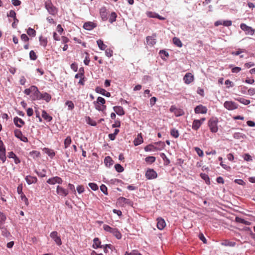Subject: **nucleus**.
Here are the masks:
<instances>
[{
    "label": "nucleus",
    "mask_w": 255,
    "mask_h": 255,
    "mask_svg": "<svg viewBox=\"0 0 255 255\" xmlns=\"http://www.w3.org/2000/svg\"><path fill=\"white\" fill-rule=\"evenodd\" d=\"M92 247L95 249L98 248H103L104 249V252L105 253H107L108 252V250H107V248H109L112 250L114 249V246L111 244L101 245V242L98 238H95L94 239Z\"/></svg>",
    "instance_id": "nucleus-1"
},
{
    "label": "nucleus",
    "mask_w": 255,
    "mask_h": 255,
    "mask_svg": "<svg viewBox=\"0 0 255 255\" xmlns=\"http://www.w3.org/2000/svg\"><path fill=\"white\" fill-rule=\"evenodd\" d=\"M103 229L108 233L112 234L118 240H120L122 238V235L120 231L116 228H112L108 225H104Z\"/></svg>",
    "instance_id": "nucleus-2"
},
{
    "label": "nucleus",
    "mask_w": 255,
    "mask_h": 255,
    "mask_svg": "<svg viewBox=\"0 0 255 255\" xmlns=\"http://www.w3.org/2000/svg\"><path fill=\"white\" fill-rule=\"evenodd\" d=\"M105 99L101 97H98L97 101L93 102L95 109L103 112H105L107 108L106 106L105 105Z\"/></svg>",
    "instance_id": "nucleus-3"
},
{
    "label": "nucleus",
    "mask_w": 255,
    "mask_h": 255,
    "mask_svg": "<svg viewBox=\"0 0 255 255\" xmlns=\"http://www.w3.org/2000/svg\"><path fill=\"white\" fill-rule=\"evenodd\" d=\"M45 7L50 14L56 15L58 13V8L52 4L50 0L45 2Z\"/></svg>",
    "instance_id": "nucleus-4"
},
{
    "label": "nucleus",
    "mask_w": 255,
    "mask_h": 255,
    "mask_svg": "<svg viewBox=\"0 0 255 255\" xmlns=\"http://www.w3.org/2000/svg\"><path fill=\"white\" fill-rule=\"evenodd\" d=\"M218 120L217 118H212L208 121V126L210 131L213 133H216L218 130Z\"/></svg>",
    "instance_id": "nucleus-5"
},
{
    "label": "nucleus",
    "mask_w": 255,
    "mask_h": 255,
    "mask_svg": "<svg viewBox=\"0 0 255 255\" xmlns=\"http://www.w3.org/2000/svg\"><path fill=\"white\" fill-rule=\"evenodd\" d=\"M50 237L57 246H59L62 245L60 236L58 235V233L56 231L52 232L50 234Z\"/></svg>",
    "instance_id": "nucleus-6"
},
{
    "label": "nucleus",
    "mask_w": 255,
    "mask_h": 255,
    "mask_svg": "<svg viewBox=\"0 0 255 255\" xmlns=\"http://www.w3.org/2000/svg\"><path fill=\"white\" fill-rule=\"evenodd\" d=\"M31 88H33V94L32 99L33 100H40L41 93L39 91L38 88L34 85L31 86Z\"/></svg>",
    "instance_id": "nucleus-7"
},
{
    "label": "nucleus",
    "mask_w": 255,
    "mask_h": 255,
    "mask_svg": "<svg viewBox=\"0 0 255 255\" xmlns=\"http://www.w3.org/2000/svg\"><path fill=\"white\" fill-rule=\"evenodd\" d=\"M145 177L148 180H152L157 178V174L154 169L149 168L146 171Z\"/></svg>",
    "instance_id": "nucleus-8"
},
{
    "label": "nucleus",
    "mask_w": 255,
    "mask_h": 255,
    "mask_svg": "<svg viewBox=\"0 0 255 255\" xmlns=\"http://www.w3.org/2000/svg\"><path fill=\"white\" fill-rule=\"evenodd\" d=\"M47 184L50 185H54L56 183L59 184H62L63 183V180L61 178L58 176H54L52 178H49L47 181Z\"/></svg>",
    "instance_id": "nucleus-9"
},
{
    "label": "nucleus",
    "mask_w": 255,
    "mask_h": 255,
    "mask_svg": "<svg viewBox=\"0 0 255 255\" xmlns=\"http://www.w3.org/2000/svg\"><path fill=\"white\" fill-rule=\"evenodd\" d=\"M241 28L245 32L246 34L253 35L255 31V29H253L251 27L247 25L245 23L240 25Z\"/></svg>",
    "instance_id": "nucleus-10"
},
{
    "label": "nucleus",
    "mask_w": 255,
    "mask_h": 255,
    "mask_svg": "<svg viewBox=\"0 0 255 255\" xmlns=\"http://www.w3.org/2000/svg\"><path fill=\"white\" fill-rule=\"evenodd\" d=\"M14 134L16 137L19 139L21 141L27 142L28 141L27 138L23 135L22 132L20 130L18 129H16L14 130Z\"/></svg>",
    "instance_id": "nucleus-11"
},
{
    "label": "nucleus",
    "mask_w": 255,
    "mask_h": 255,
    "mask_svg": "<svg viewBox=\"0 0 255 255\" xmlns=\"http://www.w3.org/2000/svg\"><path fill=\"white\" fill-rule=\"evenodd\" d=\"M224 106L225 108L229 110H233L238 108V104L233 101H226Z\"/></svg>",
    "instance_id": "nucleus-12"
},
{
    "label": "nucleus",
    "mask_w": 255,
    "mask_h": 255,
    "mask_svg": "<svg viewBox=\"0 0 255 255\" xmlns=\"http://www.w3.org/2000/svg\"><path fill=\"white\" fill-rule=\"evenodd\" d=\"M56 193L59 196L66 197L68 195L69 191L67 189L64 188L63 187L58 185L56 187Z\"/></svg>",
    "instance_id": "nucleus-13"
},
{
    "label": "nucleus",
    "mask_w": 255,
    "mask_h": 255,
    "mask_svg": "<svg viewBox=\"0 0 255 255\" xmlns=\"http://www.w3.org/2000/svg\"><path fill=\"white\" fill-rule=\"evenodd\" d=\"M109 11L105 6H103L100 9V15L103 21H106L108 18Z\"/></svg>",
    "instance_id": "nucleus-14"
},
{
    "label": "nucleus",
    "mask_w": 255,
    "mask_h": 255,
    "mask_svg": "<svg viewBox=\"0 0 255 255\" xmlns=\"http://www.w3.org/2000/svg\"><path fill=\"white\" fill-rule=\"evenodd\" d=\"M207 107L202 105L197 106L194 109V111L196 114H204L207 113Z\"/></svg>",
    "instance_id": "nucleus-15"
},
{
    "label": "nucleus",
    "mask_w": 255,
    "mask_h": 255,
    "mask_svg": "<svg viewBox=\"0 0 255 255\" xmlns=\"http://www.w3.org/2000/svg\"><path fill=\"white\" fill-rule=\"evenodd\" d=\"M97 26V24L91 21L86 22L83 24V28L87 30H92Z\"/></svg>",
    "instance_id": "nucleus-16"
},
{
    "label": "nucleus",
    "mask_w": 255,
    "mask_h": 255,
    "mask_svg": "<svg viewBox=\"0 0 255 255\" xmlns=\"http://www.w3.org/2000/svg\"><path fill=\"white\" fill-rule=\"evenodd\" d=\"M183 80L186 84H189L194 80V76L190 73H187L183 77Z\"/></svg>",
    "instance_id": "nucleus-17"
},
{
    "label": "nucleus",
    "mask_w": 255,
    "mask_h": 255,
    "mask_svg": "<svg viewBox=\"0 0 255 255\" xmlns=\"http://www.w3.org/2000/svg\"><path fill=\"white\" fill-rule=\"evenodd\" d=\"M95 91L97 93H99L102 94L103 96H105L107 97H110L111 96V93L109 92H107L106 90L100 87H97L95 89Z\"/></svg>",
    "instance_id": "nucleus-18"
},
{
    "label": "nucleus",
    "mask_w": 255,
    "mask_h": 255,
    "mask_svg": "<svg viewBox=\"0 0 255 255\" xmlns=\"http://www.w3.org/2000/svg\"><path fill=\"white\" fill-rule=\"evenodd\" d=\"M166 226V223L163 219L158 218L157 219V227L160 230H163Z\"/></svg>",
    "instance_id": "nucleus-19"
},
{
    "label": "nucleus",
    "mask_w": 255,
    "mask_h": 255,
    "mask_svg": "<svg viewBox=\"0 0 255 255\" xmlns=\"http://www.w3.org/2000/svg\"><path fill=\"white\" fill-rule=\"evenodd\" d=\"M25 180L28 185L36 183L37 182V178L36 177L30 175H27L25 177Z\"/></svg>",
    "instance_id": "nucleus-20"
},
{
    "label": "nucleus",
    "mask_w": 255,
    "mask_h": 255,
    "mask_svg": "<svg viewBox=\"0 0 255 255\" xmlns=\"http://www.w3.org/2000/svg\"><path fill=\"white\" fill-rule=\"evenodd\" d=\"M14 125L18 128H21L25 124V122L21 119L16 117L13 119Z\"/></svg>",
    "instance_id": "nucleus-21"
},
{
    "label": "nucleus",
    "mask_w": 255,
    "mask_h": 255,
    "mask_svg": "<svg viewBox=\"0 0 255 255\" xmlns=\"http://www.w3.org/2000/svg\"><path fill=\"white\" fill-rule=\"evenodd\" d=\"M113 109L119 116H122L125 114L124 109L121 106H115L113 107Z\"/></svg>",
    "instance_id": "nucleus-22"
},
{
    "label": "nucleus",
    "mask_w": 255,
    "mask_h": 255,
    "mask_svg": "<svg viewBox=\"0 0 255 255\" xmlns=\"http://www.w3.org/2000/svg\"><path fill=\"white\" fill-rule=\"evenodd\" d=\"M202 125V122L199 120H194L193 122L192 128L195 130H197Z\"/></svg>",
    "instance_id": "nucleus-23"
},
{
    "label": "nucleus",
    "mask_w": 255,
    "mask_h": 255,
    "mask_svg": "<svg viewBox=\"0 0 255 255\" xmlns=\"http://www.w3.org/2000/svg\"><path fill=\"white\" fill-rule=\"evenodd\" d=\"M43 151L47 154L51 158H53L55 155V152L53 149L44 147Z\"/></svg>",
    "instance_id": "nucleus-24"
},
{
    "label": "nucleus",
    "mask_w": 255,
    "mask_h": 255,
    "mask_svg": "<svg viewBox=\"0 0 255 255\" xmlns=\"http://www.w3.org/2000/svg\"><path fill=\"white\" fill-rule=\"evenodd\" d=\"M143 142L141 134H138L137 137L134 139L133 143L135 146H137Z\"/></svg>",
    "instance_id": "nucleus-25"
},
{
    "label": "nucleus",
    "mask_w": 255,
    "mask_h": 255,
    "mask_svg": "<svg viewBox=\"0 0 255 255\" xmlns=\"http://www.w3.org/2000/svg\"><path fill=\"white\" fill-rule=\"evenodd\" d=\"M41 99L45 101L47 103H48L51 99V96L46 92L41 93L40 100Z\"/></svg>",
    "instance_id": "nucleus-26"
},
{
    "label": "nucleus",
    "mask_w": 255,
    "mask_h": 255,
    "mask_svg": "<svg viewBox=\"0 0 255 255\" xmlns=\"http://www.w3.org/2000/svg\"><path fill=\"white\" fill-rule=\"evenodd\" d=\"M221 244L224 246L234 247L236 245V243L234 241H229L228 240H224Z\"/></svg>",
    "instance_id": "nucleus-27"
},
{
    "label": "nucleus",
    "mask_w": 255,
    "mask_h": 255,
    "mask_svg": "<svg viewBox=\"0 0 255 255\" xmlns=\"http://www.w3.org/2000/svg\"><path fill=\"white\" fill-rule=\"evenodd\" d=\"M104 163L107 167H110L114 163V161L110 156H106L104 159Z\"/></svg>",
    "instance_id": "nucleus-28"
},
{
    "label": "nucleus",
    "mask_w": 255,
    "mask_h": 255,
    "mask_svg": "<svg viewBox=\"0 0 255 255\" xmlns=\"http://www.w3.org/2000/svg\"><path fill=\"white\" fill-rule=\"evenodd\" d=\"M0 230L1 231V235L5 237H8L10 235V233L7 230L6 228L3 225L0 226Z\"/></svg>",
    "instance_id": "nucleus-29"
},
{
    "label": "nucleus",
    "mask_w": 255,
    "mask_h": 255,
    "mask_svg": "<svg viewBox=\"0 0 255 255\" xmlns=\"http://www.w3.org/2000/svg\"><path fill=\"white\" fill-rule=\"evenodd\" d=\"M160 156L164 161V165L167 166L169 164L170 161L164 153H160Z\"/></svg>",
    "instance_id": "nucleus-30"
},
{
    "label": "nucleus",
    "mask_w": 255,
    "mask_h": 255,
    "mask_svg": "<svg viewBox=\"0 0 255 255\" xmlns=\"http://www.w3.org/2000/svg\"><path fill=\"white\" fill-rule=\"evenodd\" d=\"M200 176L201 178L205 181V183L207 185L210 184V178L207 174L203 173H201Z\"/></svg>",
    "instance_id": "nucleus-31"
},
{
    "label": "nucleus",
    "mask_w": 255,
    "mask_h": 255,
    "mask_svg": "<svg viewBox=\"0 0 255 255\" xmlns=\"http://www.w3.org/2000/svg\"><path fill=\"white\" fill-rule=\"evenodd\" d=\"M40 45L44 47H45L47 44V38L40 36L39 38Z\"/></svg>",
    "instance_id": "nucleus-32"
},
{
    "label": "nucleus",
    "mask_w": 255,
    "mask_h": 255,
    "mask_svg": "<svg viewBox=\"0 0 255 255\" xmlns=\"http://www.w3.org/2000/svg\"><path fill=\"white\" fill-rule=\"evenodd\" d=\"M144 149L145 151H156L157 147L154 146L153 145L150 144L144 147Z\"/></svg>",
    "instance_id": "nucleus-33"
},
{
    "label": "nucleus",
    "mask_w": 255,
    "mask_h": 255,
    "mask_svg": "<svg viewBox=\"0 0 255 255\" xmlns=\"http://www.w3.org/2000/svg\"><path fill=\"white\" fill-rule=\"evenodd\" d=\"M42 118L47 120L48 122H50L52 120V117L49 115L45 110H43L42 112Z\"/></svg>",
    "instance_id": "nucleus-34"
},
{
    "label": "nucleus",
    "mask_w": 255,
    "mask_h": 255,
    "mask_svg": "<svg viewBox=\"0 0 255 255\" xmlns=\"http://www.w3.org/2000/svg\"><path fill=\"white\" fill-rule=\"evenodd\" d=\"M118 202L120 204H129L130 201L129 199H127L123 197H120L118 199Z\"/></svg>",
    "instance_id": "nucleus-35"
},
{
    "label": "nucleus",
    "mask_w": 255,
    "mask_h": 255,
    "mask_svg": "<svg viewBox=\"0 0 255 255\" xmlns=\"http://www.w3.org/2000/svg\"><path fill=\"white\" fill-rule=\"evenodd\" d=\"M72 140L71 136H67L64 141V148H67L71 143Z\"/></svg>",
    "instance_id": "nucleus-36"
},
{
    "label": "nucleus",
    "mask_w": 255,
    "mask_h": 255,
    "mask_svg": "<svg viewBox=\"0 0 255 255\" xmlns=\"http://www.w3.org/2000/svg\"><path fill=\"white\" fill-rule=\"evenodd\" d=\"M146 40L148 44L151 46H153L156 43L155 39L152 36H147L146 38Z\"/></svg>",
    "instance_id": "nucleus-37"
},
{
    "label": "nucleus",
    "mask_w": 255,
    "mask_h": 255,
    "mask_svg": "<svg viewBox=\"0 0 255 255\" xmlns=\"http://www.w3.org/2000/svg\"><path fill=\"white\" fill-rule=\"evenodd\" d=\"M97 43L99 48L102 50H105V49L107 47V45L104 43L103 40H102L101 39L98 40L97 41Z\"/></svg>",
    "instance_id": "nucleus-38"
},
{
    "label": "nucleus",
    "mask_w": 255,
    "mask_h": 255,
    "mask_svg": "<svg viewBox=\"0 0 255 255\" xmlns=\"http://www.w3.org/2000/svg\"><path fill=\"white\" fill-rule=\"evenodd\" d=\"M170 134L175 138H178L179 136V131L175 128H173L171 129Z\"/></svg>",
    "instance_id": "nucleus-39"
},
{
    "label": "nucleus",
    "mask_w": 255,
    "mask_h": 255,
    "mask_svg": "<svg viewBox=\"0 0 255 255\" xmlns=\"http://www.w3.org/2000/svg\"><path fill=\"white\" fill-rule=\"evenodd\" d=\"M117 17V15L115 12H112L109 19V21L111 23H113L116 20V18Z\"/></svg>",
    "instance_id": "nucleus-40"
},
{
    "label": "nucleus",
    "mask_w": 255,
    "mask_h": 255,
    "mask_svg": "<svg viewBox=\"0 0 255 255\" xmlns=\"http://www.w3.org/2000/svg\"><path fill=\"white\" fill-rule=\"evenodd\" d=\"M6 219V216L5 214L0 211V226L3 225Z\"/></svg>",
    "instance_id": "nucleus-41"
},
{
    "label": "nucleus",
    "mask_w": 255,
    "mask_h": 255,
    "mask_svg": "<svg viewBox=\"0 0 255 255\" xmlns=\"http://www.w3.org/2000/svg\"><path fill=\"white\" fill-rule=\"evenodd\" d=\"M173 42L175 45L179 47H181L182 46L181 41L177 37H174L173 38Z\"/></svg>",
    "instance_id": "nucleus-42"
},
{
    "label": "nucleus",
    "mask_w": 255,
    "mask_h": 255,
    "mask_svg": "<svg viewBox=\"0 0 255 255\" xmlns=\"http://www.w3.org/2000/svg\"><path fill=\"white\" fill-rule=\"evenodd\" d=\"M155 160H156L155 157L152 156H147L145 158V161L147 163H149L150 164L154 162Z\"/></svg>",
    "instance_id": "nucleus-43"
},
{
    "label": "nucleus",
    "mask_w": 255,
    "mask_h": 255,
    "mask_svg": "<svg viewBox=\"0 0 255 255\" xmlns=\"http://www.w3.org/2000/svg\"><path fill=\"white\" fill-rule=\"evenodd\" d=\"M86 122L88 124L92 126H97V123L93 120L90 117H88L86 118Z\"/></svg>",
    "instance_id": "nucleus-44"
},
{
    "label": "nucleus",
    "mask_w": 255,
    "mask_h": 255,
    "mask_svg": "<svg viewBox=\"0 0 255 255\" xmlns=\"http://www.w3.org/2000/svg\"><path fill=\"white\" fill-rule=\"evenodd\" d=\"M65 105L67 106L68 110H72L74 108V103L71 101H67Z\"/></svg>",
    "instance_id": "nucleus-45"
},
{
    "label": "nucleus",
    "mask_w": 255,
    "mask_h": 255,
    "mask_svg": "<svg viewBox=\"0 0 255 255\" xmlns=\"http://www.w3.org/2000/svg\"><path fill=\"white\" fill-rule=\"evenodd\" d=\"M27 33L29 36L34 37L36 35V31L34 29L29 27L27 30Z\"/></svg>",
    "instance_id": "nucleus-46"
},
{
    "label": "nucleus",
    "mask_w": 255,
    "mask_h": 255,
    "mask_svg": "<svg viewBox=\"0 0 255 255\" xmlns=\"http://www.w3.org/2000/svg\"><path fill=\"white\" fill-rule=\"evenodd\" d=\"M115 168L118 172H122L124 170V167L120 164H116L115 165Z\"/></svg>",
    "instance_id": "nucleus-47"
},
{
    "label": "nucleus",
    "mask_w": 255,
    "mask_h": 255,
    "mask_svg": "<svg viewBox=\"0 0 255 255\" xmlns=\"http://www.w3.org/2000/svg\"><path fill=\"white\" fill-rule=\"evenodd\" d=\"M174 115L176 117L182 116L184 115V112L183 110L181 109H178L176 110L175 112L174 113Z\"/></svg>",
    "instance_id": "nucleus-48"
},
{
    "label": "nucleus",
    "mask_w": 255,
    "mask_h": 255,
    "mask_svg": "<svg viewBox=\"0 0 255 255\" xmlns=\"http://www.w3.org/2000/svg\"><path fill=\"white\" fill-rule=\"evenodd\" d=\"M46 172V169H43L42 170V172H38L36 170H35V172L36 173V174L40 177H44L46 176L45 173Z\"/></svg>",
    "instance_id": "nucleus-49"
},
{
    "label": "nucleus",
    "mask_w": 255,
    "mask_h": 255,
    "mask_svg": "<svg viewBox=\"0 0 255 255\" xmlns=\"http://www.w3.org/2000/svg\"><path fill=\"white\" fill-rule=\"evenodd\" d=\"M155 144L158 145L159 147H157V150H160L164 148L165 145L164 142L163 141H158L157 142H155Z\"/></svg>",
    "instance_id": "nucleus-50"
},
{
    "label": "nucleus",
    "mask_w": 255,
    "mask_h": 255,
    "mask_svg": "<svg viewBox=\"0 0 255 255\" xmlns=\"http://www.w3.org/2000/svg\"><path fill=\"white\" fill-rule=\"evenodd\" d=\"M29 58L31 60H35L37 56L33 50H31L29 52Z\"/></svg>",
    "instance_id": "nucleus-51"
},
{
    "label": "nucleus",
    "mask_w": 255,
    "mask_h": 255,
    "mask_svg": "<svg viewBox=\"0 0 255 255\" xmlns=\"http://www.w3.org/2000/svg\"><path fill=\"white\" fill-rule=\"evenodd\" d=\"M16 12L13 10H10L7 13V16L8 17H11L13 19L16 17Z\"/></svg>",
    "instance_id": "nucleus-52"
},
{
    "label": "nucleus",
    "mask_w": 255,
    "mask_h": 255,
    "mask_svg": "<svg viewBox=\"0 0 255 255\" xmlns=\"http://www.w3.org/2000/svg\"><path fill=\"white\" fill-rule=\"evenodd\" d=\"M100 190L101 191L106 195H107L108 194V189L106 186L104 184H102L100 187Z\"/></svg>",
    "instance_id": "nucleus-53"
},
{
    "label": "nucleus",
    "mask_w": 255,
    "mask_h": 255,
    "mask_svg": "<svg viewBox=\"0 0 255 255\" xmlns=\"http://www.w3.org/2000/svg\"><path fill=\"white\" fill-rule=\"evenodd\" d=\"M194 149L199 156L202 157L204 155L203 150L201 149L199 147H195L194 148Z\"/></svg>",
    "instance_id": "nucleus-54"
},
{
    "label": "nucleus",
    "mask_w": 255,
    "mask_h": 255,
    "mask_svg": "<svg viewBox=\"0 0 255 255\" xmlns=\"http://www.w3.org/2000/svg\"><path fill=\"white\" fill-rule=\"evenodd\" d=\"M88 185L94 191H96L98 189V186L95 183H89Z\"/></svg>",
    "instance_id": "nucleus-55"
},
{
    "label": "nucleus",
    "mask_w": 255,
    "mask_h": 255,
    "mask_svg": "<svg viewBox=\"0 0 255 255\" xmlns=\"http://www.w3.org/2000/svg\"><path fill=\"white\" fill-rule=\"evenodd\" d=\"M20 199L22 201L24 202L25 204L27 206L29 204L28 200L26 196L23 194L20 195Z\"/></svg>",
    "instance_id": "nucleus-56"
},
{
    "label": "nucleus",
    "mask_w": 255,
    "mask_h": 255,
    "mask_svg": "<svg viewBox=\"0 0 255 255\" xmlns=\"http://www.w3.org/2000/svg\"><path fill=\"white\" fill-rule=\"evenodd\" d=\"M30 155L32 156L34 158L35 157H38L40 153L39 151L37 150H33L30 152Z\"/></svg>",
    "instance_id": "nucleus-57"
},
{
    "label": "nucleus",
    "mask_w": 255,
    "mask_h": 255,
    "mask_svg": "<svg viewBox=\"0 0 255 255\" xmlns=\"http://www.w3.org/2000/svg\"><path fill=\"white\" fill-rule=\"evenodd\" d=\"M68 188L74 194H76L75 186L73 184L69 183L68 184Z\"/></svg>",
    "instance_id": "nucleus-58"
},
{
    "label": "nucleus",
    "mask_w": 255,
    "mask_h": 255,
    "mask_svg": "<svg viewBox=\"0 0 255 255\" xmlns=\"http://www.w3.org/2000/svg\"><path fill=\"white\" fill-rule=\"evenodd\" d=\"M5 151H6L0 152V159L3 163L6 160Z\"/></svg>",
    "instance_id": "nucleus-59"
},
{
    "label": "nucleus",
    "mask_w": 255,
    "mask_h": 255,
    "mask_svg": "<svg viewBox=\"0 0 255 255\" xmlns=\"http://www.w3.org/2000/svg\"><path fill=\"white\" fill-rule=\"evenodd\" d=\"M243 157L245 161H249L252 160V156L248 153H246L243 155Z\"/></svg>",
    "instance_id": "nucleus-60"
},
{
    "label": "nucleus",
    "mask_w": 255,
    "mask_h": 255,
    "mask_svg": "<svg viewBox=\"0 0 255 255\" xmlns=\"http://www.w3.org/2000/svg\"><path fill=\"white\" fill-rule=\"evenodd\" d=\"M225 85L227 86V88H229L230 87H232L234 86V83L233 82L231 81L230 80H226L225 82Z\"/></svg>",
    "instance_id": "nucleus-61"
},
{
    "label": "nucleus",
    "mask_w": 255,
    "mask_h": 255,
    "mask_svg": "<svg viewBox=\"0 0 255 255\" xmlns=\"http://www.w3.org/2000/svg\"><path fill=\"white\" fill-rule=\"evenodd\" d=\"M105 54L107 57H111L113 55V51L111 49H107L105 50Z\"/></svg>",
    "instance_id": "nucleus-62"
},
{
    "label": "nucleus",
    "mask_w": 255,
    "mask_h": 255,
    "mask_svg": "<svg viewBox=\"0 0 255 255\" xmlns=\"http://www.w3.org/2000/svg\"><path fill=\"white\" fill-rule=\"evenodd\" d=\"M76 190L79 194H81L85 191L84 186L82 185H78L76 188Z\"/></svg>",
    "instance_id": "nucleus-63"
},
{
    "label": "nucleus",
    "mask_w": 255,
    "mask_h": 255,
    "mask_svg": "<svg viewBox=\"0 0 255 255\" xmlns=\"http://www.w3.org/2000/svg\"><path fill=\"white\" fill-rule=\"evenodd\" d=\"M22 188H23V186H22V184H19L18 186H17V192L19 195H21L22 194H23V193L22 192Z\"/></svg>",
    "instance_id": "nucleus-64"
}]
</instances>
